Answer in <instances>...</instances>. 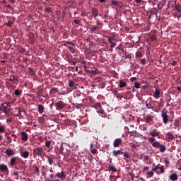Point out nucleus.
Listing matches in <instances>:
<instances>
[{
  "instance_id": "f257e3e1",
  "label": "nucleus",
  "mask_w": 181,
  "mask_h": 181,
  "mask_svg": "<svg viewBox=\"0 0 181 181\" xmlns=\"http://www.w3.org/2000/svg\"><path fill=\"white\" fill-rule=\"evenodd\" d=\"M161 117L163 118V122L165 125H167L169 122V116H168V113L163 112L161 114Z\"/></svg>"
},
{
  "instance_id": "f03ea898",
  "label": "nucleus",
  "mask_w": 181,
  "mask_h": 181,
  "mask_svg": "<svg viewBox=\"0 0 181 181\" xmlns=\"http://www.w3.org/2000/svg\"><path fill=\"white\" fill-rule=\"evenodd\" d=\"M122 144V139L119 138V139H115L113 141V146L114 148H118L119 145Z\"/></svg>"
},
{
  "instance_id": "7ed1b4c3",
  "label": "nucleus",
  "mask_w": 181,
  "mask_h": 181,
  "mask_svg": "<svg viewBox=\"0 0 181 181\" xmlns=\"http://www.w3.org/2000/svg\"><path fill=\"white\" fill-rule=\"evenodd\" d=\"M55 177H59L61 179V180H66V174L64 171H62L61 173H57L55 175Z\"/></svg>"
},
{
  "instance_id": "20e7f679",
  "label": "nucleus",
  "mask_w": 181,
  "mask_h": 181,
  "mask_svg": "<svg viewBox=\"0 0 181 181\" xmlns=\"http://www.w3.org/2000/svg\"><path fill=\"white\" fill-rule=\"evenodd\" d=\"M28 138H29V136L28 135V133L25 132H21V141H23V142H26Z\"/></svg>"
},
{
  "instance_id": "39448f33",
  "label": "nucleus",
  "mask_w": 181,
  "mask_h": 181,
  "mask_svg": "<svg viewBox=\"0 0 181 181\" xmlns=\"http://www.w3.org/2000/svg\"><path fill=\"white\" fill-rule=\"evenodd\" d=\"M57 108L58 110H62V108H64V103L63 101H59L57 103Z\"/></svg>"
},
{
  "instance_id": "423d86ee",
  "label": "nucleus",
  "mask_w": 181,
  "mask_h": 181,
  "mask_svg": "<svg viewBox=\"0 0 181 181\" xmlns=\"http://www.w3.org/2000/svg\"><path fill=\"white\" fill-rule=\"evenodd\" d=\"M119 88H124V87H127V82L124 80H119Z\"/></svg>"
},
{
  "instance_id": "0eeeda50",
  "label": "nucleus",
  "mask_w": 181,
  "mask_h": 181,
  "mask_svg": "<svg viewBox=\"0 0 181 181\" xmlns=\"http://www.w3.org/2000/svg\"><path fill=\"white\" fill-rule=\"evenodd\" d=\"M36 152H37V155H38V156H40L42 153H43V148L42 147H38L35 149Z\"/></svg>"
},
{
  "instance_id": "6e6552de",
  "label": "nucleus",
  "mask_w": 181,
  "mask_h": 181,
  "mask_svg": "<svg viewBox=\"0 0 181 181\" xmlns=\"http://www.w3.org/2000/svg\"><path fill=\"white\" fill-rule=\"evenodd\" d=\"M159 95H160V90L156 88V91L154 93V97L155 98H159Z\"/></svg>"
},
{
  "instance_id": "1a4fd4ad",
  "label": "nucleus",
  "mask_w": 181,
  "mask_h": 181,
  "mask_svg": "<svg viewBox=\"0 0 181 181\" xmlns=\"http://www.w3.org/2000/svg\"><path fill=\"white\" fill-rule=\"evenodd\" d=\"M0 170H1V172H7L8 166H6L5 164H1L0 165Z\"/></svg>"
},
{
  "instance_id": "9d476101",
  "label": "nucleus",
  "mask_w": 181,
  "mask_h": 181,
  "mask_svg": "<svg viewBox=\"0 0 181 181\" xmlns=\"http://www.w3.org/2000/svg\"><path fill=\"white\" fill-rule=\"evenodd\" d=\"M38 112L39 114H43L45 112V107L42 105H38Z\"/></svg>"
},
{
  "instance_id": "9b49d317",
  "label": "nucleus",
  "mask_w": 181,
  "mask_h": 181,
  "mask_svg": "<svg viewBox=\"0 0 181 181\" xmlns=\"http://www.w3.org/2000/svg\"><path fill=\"white\" fill-rule=\"evenodd\" d=\"M124 153L121 151V150H117V151H112V155L113 156H117V155H122Z\"/></svg>"
},
{
  "instance_id": "f8f14e48",
  "label": "nucleus",
  "mask_w": 181,
  "mask_h": 181,
  "mask_svg": "<svg viewBox=\"0 0 181 181\" xmlns=\"http://www.w3.org/2000/svg\"><path fill=\"white\" fill-rule=\"evenodd\" d=\"M170 180L172 181H176L177 180V174H172L170 177Z\"/></svg>"
},
{
  "instance_id": "ddd939ff",
  "label": "nucleus",
  "mask_w": 181,
  "mask_h": 181,
  "mask_svg": "<svg viewBox=\"0 0 181 181\" xmlns=\"http://www.w3.org/2000/svg\"><path fill=\"white\" fill-rule=\"evenodd\" d=\"M6 155H8V156H12V155L15 154V153L13 152V150H9V149L6 150Z\"/></svg>"
},
{
  "instance_id": "4468645a",
  "label": "nucleus",
  "mask_w": 181,
  "mask_h": 181,
  "mask_svg": "<svg viewBox=\"0 0 181 181\" xmlns=\"http://www.w3.org/2000/svg\"><path fill=\"white\" fill-rule=\"evenodd\" d=\"M22 158H24V159H28L29 158V151H25L21 155Z\"/></svg>"
},
{
  "instance_id": "2eb2a0df",
  "label": "nucleus",
  "mask_w": 181,
  "mask_h": 181,
  "mask_svg": "<svg viewBox=\"0 0 181 181\" xmlns=\"http://www.w3.org/2000/svg\"><path fill=\"white\" fill-rule=\"evenodd\" d=\"M90 151L91 153H93L94 155V153H97V148H94V146L93 145V144H90Z\"/></svg>"
},
{
  "instance_id": "dca6fc26",
  "label": "nucleus",
  "mask_w": 181,
  "mask_h": 181,
  "mask_svg": "<svg viewBox=\"0 0 181 181\" xmlns=\"http://www.w3.org/2000/svg\"><path fill=\"white\" fill-rule=\"evenodd\" d=\"M16 160H17L16 158H11L10 161L11 166H15V165H16Z\"/></svg>"
},
{
  "instance_id": "f3484780",
  "label": "nucleus",
  "mask_w": 181,
  "mask_h": 181,
  "mask_svg": "<svg viewBox=\"0 0 181 181\" xmlns=\"http://www.w3.org/2000/svg\"><path fill=\"white\" fill-rule=\"evenodd\" d=\"M146 175H147V179H151L153 176V171L147 172Z\"/></svg>"
},
{
  "instance_id": "a211bd4d",
  "label": "nucleus",
  "mask_w": 181,
  "mask_h": 181,
  "mask_svg": "<svg viewBox=\"0 0 181 181\" xmlns=\"http://www.w3.org/2000/svg\"><path fill=\"white\" fill-rule=\"evenodd\" d=\"M167 136L168 138V139H171L173 141V139H175V136H173V134L168 132L167 133Z\"/></svg>"
},
{
  "instance_id": "6ab92c4d",
  "label": "nucleus",
  "mask_w": 181,
  "mask_h": 181,
  "mask_svg": "<svg viewBox=\"0 0 181 181\" xmlns=\"http://www.w3.org/2000/svg\"><path fill=\"white\" fill-rule=\"evenodd\" d=\"M9 81H18V76H11Z\"/></svg>"
},
{
  "instance_id": "aec40b11",
  "label": "nucleus",
  "mask_w": 181,
  "mask_h": 181,
  "mask_svg": "<svg viewBox=\"0 0 181 181\" xmlns=\"http://www.w3.org/2000/svg\"><path fill=\"white\" fill-rule=\"evenodd\" d=\"M152 146L154 147V148H160V143L156 141V142H154Z\"/></svg>"
},
{
  "instance_id": "412c9836",
  "label": "nucleus",
  "mask_w": 181,
  "mask_h": 181,
  "mask_svg": "<svg viewBox=\"0 0 181 181\" xmlns=\"http://www.w3.org/2000/svg\"><path fill=\"white\" fill-rule=\"evenodd\" d=\"M166 151V146L165 145L160 146V152H165Z\"/></svg>"
},
{
  "instance_id": "4be33fe9",
  "label": "nucleus",
  "mask_w": 181,
  "mask_h": 181,
  "mask_svg": "<svg viewBox=\"0 0 181 181\" xmlns=\"http://www.w3.org/2000/svg\"><path fill=\"white\" fill-rule=\"evenodd\" d=\"M176 11H177V12L180 13L181 12V6L177 4L175 6Z\"/></svg>"
},
{
  "instance_id": "5701e85b",
  "label": "nucleus",
  "mask_w": 181,
  "mask_h": 181,
  "mask_svg": "<svg viewBox=\"0 0 181 181\" xmlns=\"http://www.w3.org/2000/svg\"><path fill=\"white\" fill-rule=\"evenodd\" d=\"M134 87H135V88H141V83L135 82L134 83Z\"/></svg>"
},
{
  "instance_id": "b1692460",
  "label": "nucleus",
  "mask_w": 181,
  "mask_h": 181,
  "mask_svg": "<svg viewBox=\"0 0 181 181\" xmlns=\"http://www.w3.org/2000/svg\"><path fill=\"white\" fill-rule=\"evenodd\" d=\"M136 57L141 59V57H142V52H136Z\"/></svg>"
},
{
  "instance_id": "393cba45",
  "label": "nucleus",
  "mask_w": 181,
  "mask_h": 181,
  "mask_svg": "<svg viewBox=\"0 0 181 181\" xmlns=\"http://www.w3.org/2000/svg\"><path fill=\"white\" fill-rule=\"evenodd\" d=\"M50 145H52V141H47L45 142V146H46L47 148H50Z\"/></svg>"
},
{
  "instance_id": "a878e982",
  "label": "nucleus",
  "mask_w": 181,
  "mask_h": 181,
  "mask_svg": "<svg viewBox=\"0 0 181 181\" xmlns=\"http://www.w3.org/2000/svg\"><path fill=\"white\" fill-rule=\"evenodd\" d=\"M110 170H111V172H117V168H115V167L110 165L109 167Z\"/></svg>"
},
{
  "instance_id": "bb28decb",
  "label": "nucleus",
  "mask_w": 181,
  "mask_h": 181,
  "mask_svg": "<svg viewBox=\"0 0 181 181\" xmlns=\"http://www.w3.org/2000/svg\"><path fill=\"white\" fill-rule=\"evenodd\" d=\"M74 81H69V87H74Z\"/></svg>"
},
{
  "instance_id": "cd10ccee",
  "label": "nucleus",
  "mask_w": 181,
  "mask_h": 181,
  "mask_svg": "<svg viewBox=\"0 0 181 181\" xmlns=\"http://www.w3.org/2000/svg\"><path fill=\"white\" fill-rule=\"evenodd\" d=\"M94 107L95 108V110H101V105L100 103L96 104Z\"/></svg>"
},
{
  "instance_id": "c85d7f7f",
  "label": "nucleus",
  "mask_w": 181,
  "mask_h": 181,
  "mask_svg": "<svg viewBox=\"0 0 181 181\" xmlns=\"http://www.w3.org/2000/svg\"><path fill=\"white\" fill-rule=\"evenodd\" d=\"M111 4L114 5V6H118V1H117V0H112Z\"/></svg>"
},
{
  "instance_id": "c756f323",
  "label": "nucleus",
  "mask_w": 181,
  "mask_h": 181,
  "mask_svg": "<svg viewBox=\"0 0 181 181\" xmlns=\"http://www.w3.org/2000/svg\"><path fill=\"white\" fill-rule=\"evenodd\" d=\"M180 124V122H179V120L176 119L174 122V126L175 127H179V124Z\"/></svg>"
},
{
  "instance_id": "7c9ffc66",
  "label": "nucleus",
  "mask_w": 181,
  "mask_h": 181,
  "mask_svg": "<svg viewBox=\"0 0 181 181\" xmlns=\"http://www.w3.org/2000/svg\"><path fill=\"white\" fill-rule=\"evenodd\" d=\"M69 49L70 50V52H74V45H72V46H69Z\"/></svg>"
},
{
  "instance_id": "2f4dec72",
  "label": "nucleus",
  "mask_w": 181,
  "mask_h": 181,
  "mask_svg": "<svg viewBox=\"0 0 181 181\" xmlns=\"http://www.w3.org/2000/svg\"><path fill=\"white\" fill-rule=\"evenodd\" d=\"M151 119H152V117H151V116H147L146 118V122H151Z\"/></svg>"
},
{
  "instance_id": "473e14b6",
  "label": "nucleus",
  "mask_w": 181,
  "mask_h": 181,
  "mask_svg": "<svg viewBox=\"0 0 181 181\" xmlns=\"http://www.w3.org/2000/svg\"><path fill=\"white\" fill-rule=\"evenodd\" d=\"M21 93H22L21 91L19 90V89H16L15 90V95H19L21 94Z\"/></svg>"
},
{
  "instance_id": "72a5a7b5",
  "label": "nucleus",
  "mask_w": 181,
  "mask_h": 181,
  "mask_svg": "<svg viewBox=\"0 0 181 181\" xmlns=\"http://www.w3.org/2000/svg\"><path fill=\"white\" fill-rule=\"evenodd\" d=\"M108 42L109 43H112L113 42H115V40L114 38L108 37Z\"/></svg>"
},
{
  "instance_id": "f704fd0d",
  "label": "nucleus",
  "mask_w": 181,
  "mask_h": 181,
  "mask_svg": "<svg viewBox=\"0 0 181 181\" xmlns=\"http://www.w3.org/2000/svg\"><path fill=\"white\" fill-rule=\"evenodd\" d=\"M148 141H149V142H155V141H156V139H155L154 137H150L148 139Z\"/></svg>"
},
{
  "instance_id": "c9c22d12",
  "label": "nucleus",
  "mask_w": 181,
  "mask_h": 181,
  "mask_svg": "<svg viewBox=\"0 0 181 181\" xmlns=\"http://www.w3.org/2000/svg\"><path fill=\"white\" fill-rule=\"evenodd\" d=\"M6 26H8V28H11V26H12V22L11 21H8L6 23Z\"/></svg>"
},
{
  "instance_id": "e433bc0d",
  "label": "nucleus",
  "mask_w": 181,
  "mask_h": 181,
  "mask_svg": "<svg viewBox=\"0 0 181 181\" xmlns=\"http://www.w3.org/2000/svg\"><path fill=\"white\" fill-rule=\"evenodd\" d=\"M45 12H47V13H50V12H52V8H50L49 7H47L45 9Z\"/></svg>"
},
{
  "instance_id": "4c0bfd02",
  "label": "nucleus",
  "mask_w": 181,
  "mask_h": 181,
  "mask_svg": "<svg viewBox=\"0 0 181 181\" xmlns=\"http://www.w3.org/2000/svg\"><path fill=\"white\" fill-rule=\"evenodd\" d=\"M0 132H5V127L4 126H0Z\"/></svg>"
},
{
  "instance_id": "58836bf2",
  "label": "nucleus",
  "mask_w": 181,
  "mask_h": 181,
  "mask_svg": "<svg viewBox=\"0 0 181 181\" xmlns=\"http://www.w3.org/2000/svg\"><path fill=\"white\" fill-rule=\"evenodd\" d=\"M6 141L8 144H11L12 142V139H11L9 136H7Z\"/></svg>"
},
{
  "instance_id": "ea45409f",
  "label": "nucleus",
  "mask_w": 181,
  "mask_h": 181,
  "mask_svg": "<svg viewBox=\"0 0 181 181\" xmlns=\"http://www.w3.org/2000/svg\"><path fill=\"white\" fill-rule=\"evenodd\" d=\"M3 105L4 108H6L8 106L11 105V103H4Z\"/></svg>"
},
{
  "instance_id": "a19ab883",
  "label": "nucleus",
  "mask_w": 181,
  "mask_h": 181,
  "mask_svg": "<svg viewBox=\"0 0 181 181\" xmlns=\"http://www.w3.org/2000/svg\"><path fill=\"white\" fill-rule=\"evenodd\" d=\"M98 114H104V110L99 109L97 110Z\"/></svg>"
},
{
  "instance_id": "79ce46f5",
  "label": "nucleus",
  "mask_w": 181,
  "mask_h": 181,
  "mask_svg": "<svg viewBox=\"0 0 181 181\" xmlns=\"http://www.w3.org/2000/svg\"><path fill=\"white\" fill-rule=\"evenodd\" d=\"M97 29H98V28L97 26H93V27L91 28L90 30L94 32V30H97Z\"/></svg>"
},
{
  "instance_id": "37998d69",
  "label": "nucleus",
  "mask_w": 181,
  "mask_h": 181,
  "mask_svg": "<svg viewBox=\"0 0 181 181\" xmlns=\"http://www.w3.org/2000/svg\"><path fill=\"white\" fill-rule=\"evenodd\" d=\"M159 169H160L161 173H164V172H165V168H163V166L161 165V167H160Z\"/></svg>"
},
{
  "instance_id": "c03bdc74",
  "label": "nucleus",
  "mask_w": 181,
  "mask_h": 181,
  "mask_svg": "<svg viewBox=\"0 0 181 181\" xmlns=\"http://www.w3.org/2000/svg\"><path fill=\"white\" fill-rule=\"evenodd\" d=\"M130 176H131L132 180H134L135 179V175H134L133 173H130Z\"/></svg>"
},
{
  "instance_id": "a18cd8bd",
  "label": "nucleus",
  "mask_w": 181,
  "mask_h": 181,
  "mask_svg": "<svg viewBox=\"0 0 181 181\" xmlns=\"http://www.w3.org/2000/svg\"><path fill=\"white\" fill-rule=\"evenodd\" d=\"M136 80V77H132V78H130V81H132V83L133 81H135Z\"/></svg>"
},
{
  "instance_id": "49530a36",
  "label": "nucleus",
  "mask_w": 181,
  "mask_h": 181,
  "mask_svg": "<svg viewBox=\"0 0 181 181\" xmlns=\"http://www.w3.org/2000/svg\"><path fill=\"white\" fill-rule=\"evenodd\" d=\"M115 45H116V43L115 42H111V45H110V47H115Z\"/></svg>"
},
{
  "instance_id": "de8ad7c7",
  "label": "nucleus",
  "mask_w": 181,
  "mask_h": 181,
  "mask_svg": "<svg viewBox=\"0 0 181 181\" xmlns=\"http://www.w3.org/2000/svg\"><path fill=\"white\" fill-rule=\"evenodd\" d=\"M142 2V0H134L135 4H141Z\"/></svg>"
},
{
  "instance_id": "09e8293b",
  "label": "nucleus",
  "mask_w": 181,
  "mask_h": 181,
  "mask_svg": "<svg viewBox=\"0 0 181 181\" xmlns=\"http://www.w3.org/2000/svg\"><path fill=\"white\" fill-rule=\"evenodd\" d=\"M74 22L76 25H78V23H80V21L78 20H74Z\"/></svg>"
},
{
  "instance_id": "8fccbe9b",
  "label": "nucleus",
  "mask_w": 181,
  "mask_h": 181,
  "mask_svg": "<svg viewBox=\"0 0 181 181\" xmlns=\"http://www.w3.org/2000/svg\"><path fill=\"white\" fill-rule=\"evenodd\" d=\"M144 170L145 172H148V171L149 170V167H144Z\"/></svg>"
},
{
  "instance_id": "3c124183",
  "label": "nucleus",
  "mask_w": 181,
  "mask_h": 181,
  "mask_svg": "<svg viewBox=\"0 0 181 181\" xmlns=\"http://www.w3.org/2000/svg\"><path fill=\"white\" fill-rule=\"evenodd\" d=\"M177 63V62H176V61H173V62H172V66H176Z\"/></svg>"
},
{
  "instance_id": "603ef678",
  "label": "nucleus",
  "mask_w": 181,
  "mask_h": 181,
  "mask_svg": "<svg viewBox=\"0 0 181 181\" xmlns=\"http://www.w3.org/2000/svg\"><path fill=\"white\" fill-rule=\"evenodd\" d=\"M162 165H160V164H158V165H157L156 166V169L158 170V169H160V167H161Z\"/></svg>"
},
{
  "instance_id": "864d4df0",
  "label": "nucleus",
  "mask_w": 181,
  "mask_h": 181,
  "mask_svg": "<svg viewBox=\"0 0 181 181\" xmlns=\"http://www.w3.org/2000/svg\"><path fill=\"white\" fill-rule=\"evenodd\" d=\"M141 62L143 64H146L145 59H141Z\"/></svg>"
},
{
  "instance_id": "5fc2aeb1",
  "label": "nucleus",
  "mask_w": 181,
  "mask_h": 181,
  "mask_svg": "<svg viewBox=\"0 0 181 181\" xmlns=\"http://www.w3.org/2000/svg\"><path fill=\"white\" fill-rule=\"evenodd\" d=\"M165 165H169L170 163L168 160H165Z\"/></svg>"
},
{
  "instance_id": "6e6d98bb",
  "label": "nucleus",
  "mask_w": 181,
  "mask_h": 181,
  "mask_svg": "<svg viewBox=\"0 0 181 181\" xmlns=\"http://www.w3.org/2000/svg\"><path fill=\"white\" fill-rule=\"evenodd\" d=\"M124 156L125 158H129V156L128 153H125L124 154Z\"/></svg>"
},
{
  "instance_id": "4d7b16f0",
  "label": "nucleus",
  "mask_w": 181,
  "mask_h": 181,
  "mask_svg": "<svg viewBox=\"0 0 181 181\" xmlns=\"http://www.w3.org/2000/svg\"><path fill=\"white\" fill-rule=\"evenodd\" d=\"M2 111L3 112H4V114H6L8 112V111H6V108H4Z\"/></svg>"
},
{
  "instance_id": "13d9d810",
  "label": "nucleus",
  "mask_w": 181,
  "mask_h": 181,
  "mask_svg": "<svg viewBox=\"0 0 181 181\" xmlns=\"http://www.w3.org/2000/svg\"><path fill=\"white\" fill-rule=\"evenodd\" d=\"M131 146H132V148H134V149H135V148H136V145H135V144L131 145Z\"/></svg>"
},
{
  "instance_id": "bf43d9fd",
  "label": "nucleus",
  "mask_w": 181,
  "mask_h": 181,
  "mask_svg": "<svg viewBox=\"0 0 181 181\" xmlns=\"http://www.w3.org/2000/svg\"><path fill=\"white\" fill-rule=\"evenodd\" d=\"M48 162H49V165H52V163H53V162L50 159L48 160Z\"/></svg>"
},
{
  "instance_id": "052dcab7",
  "label": "nucleus",
  "mask_w": 181,
  "mask_h": 181,
  "mask_svg": "<svg viewBox=\"0 0 181 181\" xmlns=\"http://www.w3.org/2000/svg\"><path fill=\"white\" fill-rule=\"evenodd\" d=\"M49 176H50L51 179H54V175L53 174H51Z\"/></svg>"
},
{
  "instance_id": "680f3d73",
  "label": "nucleus",
  "mask_w": 181,
  "mask_h": 181,
  "mask_svg": "<svg viewBox=\"0 0 181 181\" xmlns=\"http://www.w3.org/2000/svg\"><path fill=\"white\" fill-rule=\"evenodd\" d=\"M157 170H158V169L156 168V167L152 168V170H153L154 172H156Z\"/></svg>"
},
{
  "instance_id": "e2e57ef3",
  "label": "nucleus",
  "mask_w": 181,
  "mask_h": 181,
  "mask_svg": "<svg viewBox=\"0 0 181 181\" xmlns=\"http://www.w3.org/2000/svg\"><path fill=\"white\" fill-rule=\"evenodd\" d=\"M151 134L152 135H156V132H151Z\"/></svg>"
},
{
  "instance_id": "0e129e2a",
  "label": "nucleus",
  "mask_w": 181,
  "mask_h": 181,
  "mask_svg": "<svg viewBox=\"0 0 181 181\" xmlns=\"http://www.w3.org/2000/svg\"><path fill=\"white\" fill-rule=\"evenodd\" d=\"M11 4H15V0H9Z\"/></svg>"
},
{
  "instance_id": "69168bd1",
  "label": "nucleus",
  "mask_w": 181,
  "mask_h": 181,
  "mask_svg": "<svg viewBox=\"0 0 181 181\" xmlns=\"http://www.w3.org/2000/svg\"><path fill=\"white\" fill-rule=\"evenodd\" d=\"M37 98H40V93H37Z\"/></svg>"
},
{
  "instance_id": "338daca9",
  "label": "nucleus",
  "mask_w": 181,
  "mask_h": 181,
  "mask_svg": "<svg viewBox=\"0 0 181 181\" xmlns=\"http://www.w3.org/2000/svg\"><path fill=\"white\" fill-rule=\"evenodd\" d=\"M177 18H181V14L176 15Z\"/></svg>"
},
{
  "instance_id": "774afa93",
  "label": "nucleus",
  "mask_w": 181,
  "mask_h": 181,
  "mask_svg": "<svg viewBox=\"0 0 181 181\" xmlns=\"http://www.w3.org/2000/svg\"><path fill=\"white\" fill-rule=\"evenodd\" d=\"M177 90H178V91H180V90H181L180 87H178Z\"/></svg>"
}]
</instances>
